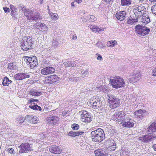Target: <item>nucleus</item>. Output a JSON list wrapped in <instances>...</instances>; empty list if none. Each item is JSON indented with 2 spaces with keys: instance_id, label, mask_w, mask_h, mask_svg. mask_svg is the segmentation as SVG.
<instances>
[{
  "instance_id": "nucleus-38",
  "label": "nucleus",
  "mask_w": 156,
  "mask_h": 156,
  "mask_svg": "<svg viewBox=\"0 0 156 156\" xmlns=\"http://www.w3.org/2000/svg\"><path fill=\"white\" fill-rule=\"evenodd\" d=\"M96 45L99 48H104L106 46L104 43L100 41H98L96 44Z\"/></svg>"
},
{
  "instance_id": "nucleus-63",
  "label": "nucleus",
  "mask_w": 156,
  "mask_h": 156,
  "mask_svg": "<svg viewBox=\"0 0 156 156\" xmlns=\"http://www.w3.org/2000/svg\"><path fill=\"white\" fill-rule=\"evenodd\" d=\"M82 0H75V1L78 3H80L81 2Z\"/></svg>"
},
{
  "instance_id": "nucleus-47",
  "label": "nucleus",
  "mask_w": 156,
  "mask_h": 156,
  "mask_svg": "<svg viewBox=\"0 0 156 156\" xmlns=\"http://www.w3.org/2000/svg\"><path fill=\"white\" fill-rule=\"evenodd\" d=\"M17 121H18L20 123L23 122L24 120H25V119H23V117L19 116L17 118Z\"/></svg>"
},
{
  "instance_id": "nucleus-42",
  "label": "nucleus",
  "mask_w": 156,
  "mask_h": 156,
  "mask_svg": "<svg viewBox=\"0 0 156 156\" xmlns=\"http://www.w3.org/2000/svg\"><path fill=\"white\" fill-rule=\"evenodd\" d=\"M142 113L143 110L141 109L136 111L134 113L135 116L136 117H137L138 118H139L140 117Z\"/></svg>"
},
{
  "instance_id": "nucleus-2",
  "label": "nucleus",
  "mask_w": 156,
  "mask_h": 156,
  "mask_svg": "<svg viewBox=\"0 0 156 156\" xmlns=\"http://www.w3.org/2000/svg\"><path fill=\"white\" fill-rule=\"evenodd\" d=\"M90 134L91 139L94 142L101 143L105 139V133L101 128L92 131Z\"/></svg>"
},
{
  "instance_id": "nucleus-62",
  "label": "nucleus",
  "mask_w": 156,
  "mask_h": 156,
  "mask_svg": "<svg viewBox=\"0 0 156 156\" xmlns=\"http://www.w3.org/2000/svg\"><path fill=\"white\" fill-rule=\"evenodd\" d=\"M34 100H33V99H30V100H29V101H28V102H27V104H30V103H32V102H34Z\"/></svg>"
},
{
  "instance_id": "nucleus-23",
  "label": "nucleus",
  "mask_w": 156,
  "mask_h": 156,
  "mask_svg": "<svg viewBox=\"0 0 156 156\" xmlns=\"http://www.w3.org/2000/svg\"><path fill=\"white\" fill-rule=\"evenodd\" d=\"M55 71V69H42L41 73L43 75H48L52 73Z\"/></svg>"
},
{
  "instance_id": "nucleus-52",
  "label": "nucleus",
  "mask_w": 156,
  "mask_h": 156,
  "mask_svg": "<svg viewBox=\"0 0 156 156\" xmlns=\"http://www.w3.org/2000/svg\"><path fill=\"white\" fill-rule=\"evenodd\" d=\"M146 112L145 110H143V113L141 114L140 115V119H142L144 116L146 115Z\"/></svg>"
},
{
  "instance_id": "nucleus-49",
  "label": "nucleus",
  "mask_w": 156,
  "mask_h": 156,
  "mask_svg": "<svg viewBox=\"0 0 156 156\" xmlns=\"http://www.w3.org/2000/svg\"><path fill=\"white\" fill-rule=\"evenodd\" d=\"M105 8V4L102 3L99 6L98 8L101 11H103L104 10Z\"/></svg>"
},
{
  "instance_id": "nucleus-11",
  "label": "nucleus",
  "mask_w": 156,
  "mask_h": 156,
  "mask_svg": "<svg viewBox=\"0 0 156 156\" xmlns=\"http://www.w3.org/2000/svg\"><path fill=\"white\" fill-rule=\"evenodd\" d=\"M27 15H25L27 17V19L32 20H36L40 19V14L38 12L33 13L30 9L27 12Z\"/></svg>"
},
{
  "instance_id": "nucleus-14",
  "label": "nucleus",
  "mask_w": 156,
  "mask_h": 156,
  "mask_svg": "<svg viewBox=\"0 0 156 156\" xmlns=\"http://www.w3.org/2000/svg\"><path fill=\"white\" fill-rule=\"evenodd\" d=\"M49 150L51 153L55 154H59L62 151L61 147L56 145L51 146L49 148Z\"/></svg>"
},
{
  "instance_id": "nucleus-46",
  "label": "nucleus",
  "mask_w": 156,
  "mask_h": 156,
  "mask_svg": "<svg viewBox=\"0 0 156 156\" xmlns=\"http://www.w3.org/2000/svg\"><path fill=\"white\" fill-rule=\"evenodd\" d=\"M71 127L72 129L77 130L79 129V126L77 124L74 123L72 125Z\"/></svg>"
},
{
  "instance_id": "nucleus-31",
  "label": "nucleus",
  "mask_w": 156,
  "mask_h": 156,
  "mask_svg": "<svg viewBox=\"0 0 156 156\" xmlns=\"http://www.w3.org/2000/svg\"><path fill=\"white\" fill-rule=\"evenodd\" d=\"M23 73H17L14 76V78L16 80H21L24 79Z\"/></svg>"
},
{
  "instance_id": "nucleus-18",
  "label": "nucleus",
  "mask_w": 156,
  "mask_h": 156,
  "mask_svg": "<svg viewBox=\"0 0 156 156\" xmlns=\"http://www.w3.org/2000/svg\"><path fill=\"white\" fill-rule=\"evenodd\" d=\"M75 59V58L72 59L70 61L64 62L63 63L64 66L65 67H73L75 66L76 65V62H75L76 60Z\"/></svg>"
},
{
  "instance_id": "nucleus-33",
  "label": "nucleus",
  "mask_w": 156,
  "mask_h": 156,
  "mask_svg": "<svg viewBox=\"0 0 156 156\" xmlns=\"http://www.w3.org/2000/svg\"><path fill=\"white\" fill-rule=\"evenodd\" d=\"M106 134L108 135H113L115 133H116V131L113 129L108 128L106 131Z\"/></svg>"
},
{
  "instance_id": "nucleus-17",
  "label": "nucleus",
  "mask_w": 156,
  "mask_h": 156,
  "mask_svg": "<svg viewBox=\"0 0 156 156\" xmlns=\"http://www.w3.org/2000/svg\"><path fill=\"white\" fill-rule=\"evenodd\" d=\"M94 153L96 156H107L108 155L107 151L101 149L96 150Z\"/></svg>"
},
{
  "instance_id": "nucleus-3",
  "label": "nucleus",
  "mask_w": 156,
  "mask_h": 156,
  "mask_svg": "<svg viewBox=\"0 0 156 156\" xmlns=\"http://www.w3.org/2000/svg\"><path fill=\"white\" fill-rule=\"evenodd\" d=\"M34 41L32 37L28 36L23 37L21 41V48L23 51H27L32 48Z\"/></svg>"
},
{
  "instance_id": "nucleus-53",
  "label": "nucleus",
  "mask_w": 156,
  "mask_h": 156,
  "mask_svg": "<svg viewBox=\"0 0 156 156\" xmlns=\"http://www.w3.org/2000/svg\"><path fill=\"white\" fill-rule=\"evenodd\" d=\"M96 56H97V59L99 60H102V57L101 55L97 53L96 54Z\"/></svg>"
},
{
  "instance_id": "nucleus-44",
  "label": "nucleus",
  "mask_w": 156,
  "mask_h": 156,
  "mask_svg": "<svg viewBox=\"0 0 156 156\" xmlns=\"http://www.w3.org/2000/svg\"><path fill=\"white\" fill-rule=\"evenodd\" d=\"M16 64L15 62L10 63L8 65V68H16Z\"/></svg>"
},
{
  "instance_id": "nucleus-27",
  "label": "nucleus",
  "mask_w": 156,
  "mask_h": 156,
  "mask_svg": "<svg viewBox=\"0 0 156 156\" xmlns=\"http://www.w3.org/2000/svg\"><path fill=\"white\" fill-rule=\"evenodd\" d=\"M131 0H121V5L122 6H129L131 4Z\"/></svg>"
},
{
  "instance_id": "nucleus-59",
  "label": "nucleus",
  "mask_w": 156,
  "mask_h": 156,
  "mask_svg": "<svg viewBox=\"0 0 156 156\" xmlns=\"http://www.w3.org/2000/svg\"><path fill=\"white\" fill-rule=\"evenodd\" d=\"M24 76H25L24 79L26 78H28L30 77V76L27 73H23Z\"/></svg>"
},
{
  "instance_id": "nucleus-7",
  "label": "nucleus",
  "mask_w": 156,
  "mask_h": 156,
  "mask_svg": "<svg viewBox=\"0 0 156 156\" xmlns=\"http://www.w3.org/2000/svg\"><path fill=\"white\" fill-rule=\"evenodd\" d=\"M32 144L28 143L22 144L19 147L20 148L19 153H27L33 151Z\"/></svg>"
},
{
  "instance_id": "nucleus-32",
  "label": "nucleus",
  "mask_w": 156,
  "mask_h": 156,
  "mask_svg": "<svg viewBox=\"0 0 156 156\" xmlns=\"http://www.w3.org/2000/svg\"><path fill=\"white\" fill-rule=\"evenodd\" d=\"M11 82V80H9L8 78L6 76L2 79V84L4 86H8Z\"/></svg>"
},
{
  "instance_id": "nucleus-54",
  "label": "nucleus",
  "mask_w": 156,
  "mask_h": 156,
  "mask_svg": "<svg viewBox=\"0 0 156 156\" xmlns=\"http://www.w3.org/2000/svg\"><path fill=\"white\" fill-rule=\"evenodd\" d=\"M75 133L76 135V136H77L82 135L84 133V132H83L78 131L77 132H75Z\"/></svg>"
},
{
  "instance_id": "nucleus-16",
  "label": "nucleus",
  "mask_w": 156,
  "mask_h": 156,
  "mask_svg": "<svg viewBox=\"0 0 156 156\" xmlns=\"http://www.w3.org/2000/svg\"><path fill=\"white\" fill-rule=\"evenodd\" d=\"M126 14L125 11H121L116 13L115 16L118 20L122 21L126 18Z\"/></svg>"
},
{
  "instance_id": "nucleus-39",
  "label": "nucleus",
  "mask_w": 156,
  "mask_h": 156,
  "mask_svg": "<svg viewBox=\"0 0 156 156\" xmlns=\"http://www.w3.org/2000/svg\"><path fill=\"white\" fill-rule=\"evenodd\" d=\"M142 22L144 23L145 24H146L150 22V19L148 17L143 16L142 18Z\"/></svg>"
},
{
  "instance_id": "nucleus-37",
  "label": "nucleus",
  "mask_w": 156,
  "mask_h": 156,
  "mask_svg": "<svg viewBox=\"0 0 156 156\" xmlns=\"http://www.w3.org/2000/svg\"><path fill=\"white\" fill-rule=\"evenodd\" d=\"M59 43L56 39H53L52 44V47L54 48L57 47L59 45Z\"/></svg>"
},
{
  "instance_id": "nucleus-10",
  "label": "nucleus",
  "mask_w": 156,
  "mask_h": 156,
  "mask_svg": "<svg viewBox=\"0 0 156 156\" xmlns=\"http://www.w3.org/2000/svg\"><path fill=\"white\" fill-rule=\"evenodd\" d=\"M80 114L82 115L81 117V121L83 122H89L92 120L91 115L86 111H82L80 112Z\"/></svg>"
},
{
  "instance_id": "nucleus-12",
  "label": "nucleus",
  "mask_w": 156,
  "mask_h": 156,
  "mask_svg": "<svg viewBox=\"0 0 156 156\" xmlns=\"http://www.w3.org/2000/svg\"><path fill=\"white\" fill-rule=\"evenodd\" d=\"M94 97H93L90 100V104L92 108L96 109L101 107V101L99 98L97 99L96 98Z\"/></svg>"
},
{
  "instance_id": "nucleus-41",
  "label": "nucleus",
  "mask_w": 156,
  "mask_h": 156,
  "mask_svg": "<svg viewBox=\"0 0 156 156\" xmlns=\"http://www.w3.org/2000/svg\"><path fill=\"white\" fill-rule=\"evenodd\" d=\"M42 23H41L39 22H38L36 24H34V27L36 28V30L37 31L39 30V31H40V28L41 27V25Z\"/></svg>"
},
{
  "instance_id": "nucleus-40",
  "label": "nucleus",
  "mask_w": 156,
  "mask_h": 156,
  "mask_svg": "<svg viewBox=\"0 0 156 156\" xmlns=\"http://www.w3.org/2000/svg\"><path fill=\"white\" fill-rule=\"evenodd\" d=\"M48 30V27L44 23H42L40 28V31H42L46 33Z\"/></svg>"
},
{
  "instance_id": "nucleus-24",
  "label": "nucleus",
  "mask_w": 156,
  "mask_h": 156,
  "mask_svg": "<svg viewBox=\"0 0 156 156\" xmlns=\"http://www.w3.org/2000/svg\"><path fill=\"white\" fill-rule=\"evenodd\" d=\"M10 9L11 11V15L13 16H15L18 13L17 9L16 7L12 5H10Z\"/></svg>"
},
{
  "instance_id": "nucleus-6",
  "label": "nucleus",
  "mask_w": 156,
  "mask_h": 156,
  "mask_svg": "<svg viewBox=\"0 0 156 156\" xmlns=\"http://www.w3.org/2000/svg\"><path fill=\"white\" fill-rule=\"evenodd\" d=\"M135 30L138 34L142 36L147 35L150 31L149 28L140 25L135 26Z\"/></svg>"
},
{
  "instance_id": "nucleus-30",
  "label": "nucleus",
  "mask_w": 156,
  "mask_h": 156,
  "mask_svg": "<svg viewBox=\"0 0 156 156\" xmlns=\"http://www.w3.org/2000/svg\"><path fill=\"white\" fill-rule=\"evenodd\" d=\"M18 8L20 9V10L24 13L25 15H27V13L29 10V9H26L25 6H23L22 4H20L18 6Z\"/></svg>"
},
{
  "instance_id": "nucleus-50",
  "label": "nucleus",
  "mask_w": 156,
  "mask_h": 156,
  "mask_svg": "<svg viewBox=\"0 0 156 156\" xmlns=\"http://www.w3.org/2000/svg\"><path fill=\"white\" fill-rule=\"evenodd\" d=\"M151 11L153 13L156 15V4L152 7Z\"/></svg>"
},
{
  "instance_id": "nucleus-13",
  "label": "nucleus",
  "mask_w": 156,
  "mask_h": 156,
  "mask_svg": "<svg viewBox=\"0 0 156 156\" xmlns=\"http://www.w3.org/2000/svg\"><path fill=\"white\" fill-rule=\"evenodd\" d=\"M90 29L93 32L100 33L101 32L104 31L105 27L103 25H99L98 26L91 25L89 26Z\"/></svg>"
},
{
  "instance_id": "nucleus-15",
  "label": "nucleus",
  "mask_w": 156,
  "mask_h": 156,
  "mask_svg": "<svg viewBox=\"0 0 156 156\" xmlns=\"http://www.w3.org/2000/svg\"><path fill=\"white\" fill-rule=\"evenodd\" d=\"M132 75L133 76H137L134 77H132L131 78H129L128 80L129 82L130 83H133L135 81H136L137 80H138V79L140 78V73L137 72L136 70H134L133 73H132Z\"/></svg>"
},
{
  "instance_id": "nucleus-56",
  "label": "nucleus",
  "mask_w": 156,
  "mask_h": 156,
  "mask_svg": "<svg viewBox=\"0 0 156 156\" xmlns=\"http://www.w3.org/2000/svg\"><path fill=\"white\" fill-rule=\"evenodd\" d=\"M8 152L11 154H13L14 152V150L12 148H9L8 150Z\"/></svg>"
},
{
  "instance_id": "nucleus-21",
  "label": "nucleus",
  "mask_w": 156,
  "mask_h": 156,
  "mask_svg": "<svg viewBox=\"0 0 156 156\" xmlns=\"http://www.w3.org/2000/svg\"><path fill=\"white\" fill-rule=\"evenodd\" d=\"M135 121L131 119H129L124 123H123L122 125L124 127L128 128H131L133 126Z\"/></svg>"
},
{
  "instance_id": "nucleus-8",
  "label": "nucleus",
  "mask_w": 156,
  "mask_h": 156,
  "mask_svg": "<svg viewBox=\"0 0 156 156\" xmlns=\"http://www.w3.org/2000/svg\"><path fill=\"white\" fill-rule=\"evenodd\" d=\"M146 8L145 7L140 5L135 6L133 10V12L136 18L140 17L144 13Z\"/></svg>"
},
{
  "instance_id": "nucleus-61",
  "label": "nucleus",
  "mask_w": 156,
  "mask_h": 156,
  "mask_svg": "<svg viewBox=\"0 0 156 156\" xmlns=\"http://www.w3.org/2000/svg\"><path fill=\"white\" fill-rule=\"evenodd\" d=\"M152 147L154 150L156 151V144H154Z\"/></svg>"
},
{
  "instance_id": "nucleus-48",
  "label": "nucleus",
  "mask_w": 156,
  "mask_h": 156,
  "mask_svg": "<svg viewBox=\"0 0 156 156\" xmlns=\"http://www.w3.org/2000/svg\"><path fill=\"white\" fill-rule=\"evenodd\" d=\"M89 20L92 22H94L96 20L97 18L94 16L90 15L88 17Z\"/></svg>"
},
{
  "instance_id": "nucleus-28",
  "label": "nucleus",
  "mask_w": 156,
  "mask_h": 156,
  "mask_svg": "<svg viewBox=\"0 0 156 156\" xmlns=\"http://www.w3.org/2000/svg\"><path fill=\"white\" fill-rule=\"evenodd\" d=\"M117 44V42L115 40H111L110 41H108L107 43V46L111 48H113Z\"/></svg>"
},
{
  "instance_id": "nucleus-51",
  "label": "nucleus",
  "mask_w": 156,
  "mask_h": 156,
  "mask_svg": "<svg viewBox=\"0 0 156 156\" xmlns=\"http://www.w3.org/2000/svg\"><path fill=\"white\" fill-rule=\"evenodd\" d=\"M68 135L69 136H72L73 137L76 136V134L75 131H72L69 132L68 133Z\"/></svg>"
},
{
  "instance_id": "nucleus-45",
  "label": "nucleus",
  "mask_w": 156,
  "mask_h": 156,
  "mask_svg": "<svg viewBox=\"0 0 156 156\" xmlns=\"http://www.w3.org/2000/svg\"><path fill=\"white\" fill-rule=\"evenodd\" d=\"M122 113V112H120L118 113H115L113 115V117L115 118V119L119 120V117H121V115Z\"/></svg>"
},
{
  "instance_id": "nucleus-22",
  "label": "nucleus",
  "mask_w": 156,
  "mask_h": 156,
  "mask_svg": "<svg viewBox=\"0 0 156 156\" xmlns=\"http://www.w3.org/2000/svg\"><path fill=\"white\" fill-rule=\"evenodd\" d=\"M128 116V115L125 114L124 112H122L121 115V117H119V120H120L121 122L123 124V123H124L129 119V117Z\"/></svg>"
},
{
  "instance_id": "nucleus-58",
  "label": "nucleus",
  "mask_w": 156,
  "mask_h": 156,
  "mask_svg": "<svg viewBox=\"0 0 156 156\" xmlns=\"http://www.w3.org/2000/svg\"><path fill=\"white\" fill-rule=\"evenodd\" d=\"M87 71H86L82 70L81 71V74L82 75H84V76H85L87 74Z\"/></svg>"
},
{
  "instance_id": "nucleus-43",
  "label": "nucleus",
  "mask_w": 156,
  "mask_h": 156,
  "mask_svg": "<svg viewBox=\"0 0 156 156\" xmlns=\"http://www.w3.org/2000/svg\"><path fill=\"white\" fill-rule=\"evenodd\" d=\"M112 145L109 146L108 148L110 150L114 151L116 148V145L114 141L112 140Z\"/></svg>"
},
{
  "instance_id": "nucleus-29",
  "label": "nucleus",
  "mask_w": 156,
  "mask_h": 156,
  "mask_svg": "<svg viewBox=\"0 0 156 156\" xmlns=\"http://www.w3.org/2000/svg\"><path fill=\"white\" fill-rule=\"evenodd\" d=\"M29 94L32 96H39L41 94V92L36 90L33 89L30 91Z\"/></svg>"
},
{
  "instance_id": "nucleus-25",
  "label": "nucleus",
  "mask_w": 156,
  "mask_h": 156,
  "mask_svg": "<svg viewBox=\"0 0 156 156\" xmlns=\"http://www.w3.org/2000/svg\"><path fill=\"white\" fill-rule=\"evenodd\" d=\"M50 80V82L51 84H54L55 83L58 79V76L55 75H51L49 77Z\"/></svg>"
},
{
  "instance_id": "nucleus-9",
  "label": "nucleus",
  "mask_w": 156,
  "mask_h": 156,
  "mask_svg": "<svg viewBox=\"0 0 156 156\" xmlns=\"http://www.w3.org/2000/svg\"><path fill=\"white\" fill-rule=\"evenodd\" d=\"M25 58L27 60V64L29 65L30 67L34 68L37 66L38 64L37 58L35 56H25Z\"/></svg>"
},
{
  "instance_id": "nucleus-20",
  "label": "nucleus",
  "mask_w": 156,
  "mask_h": 156,
  "mask_svg": "<svg viewBox=\"0 0 156 156\" xmlns=\"http://www.w3.org/2000/svg\"><path fill=\"white\" fill-rule=\"evenodd\" d=\"M49 123L50 124L55 125L59 120V118L56 116H52L48 118Z\"/></svg>"
},
{
  "instance_id": "nucleus-26",
  "label": "nucleus",
  "mask_w": 156,
  "mask_h": 156,
  "mask_svg": "<svg viewBox=\"0 0 156 156\" xmlns=\"http://www.w3.org/2000/svg\"><path fill=\"white\" fill-rule=\"evenodd\" d=\"M41 65L42 67L44 68H54L51 66V65H50L48 61L43 60Z\"/></svg>"
},
{
  "instance_id": "nucleus-19",
  "label": "nucleus",
  "mask_w": 156,
  "mask_h": 156,
  "mask_svg": "<svg viewBox=\"0 0 156 156\" xmlns=\"http://www.w3.org/2000/svg\"><path fill=\"white\" fill-rule=\"evenodd\" d=\"M25 120L30 121L33 124L37 123L38 121V118L36 117L33 116L27 115L25 116Z\"/></svg>"
},
{
  "instance_id": "nucleus-1",
  "label": "nucleus",
  "mask_w": 156,
  "mask_h": 156,
  "mask_svg": "<svg viewBox=\"0 0 156 156\" xmlns=\"http://www.w3.org/2000/svg\"><path fill=\"white\" fill-rule=\"evenodd\" d=\"M147 130L150 132L147 135H144V136L139 137L138 139L142 142L147 143L154 140L156 138V134L154 132L156 131V120L152 123L148 127Z\"/></svg>"
},
{
  "instance_id": "nucleus-34",
  "label": "nucleus",
  "mask_w": 156,
  "mask_h": 156,
  "mask_svg": "<svg viewBox=\"0 0 156 156\" xmlns=\"http://www.w3.org/2000/svg\"><path fill=\"white\" fill-rule=\"evenodd\" d=\"M49 14L50 16L51 19L54 21L57 20L58 18V15L57 13L50 12Z\"/></svg>"
},
{
  "instance_id": "nucleus-60",
  "label": "nucleus",
  "mask_w": 156,
  "mask_h": 156,
  "mask_svg": "<svg viewBox=\"0 0 156 156\" xmlns=\"http://www.w3.org/2000/svg\"><path fill=\"white\" fill-rule=\"evenodd\" d=\"M72 38L73 39H74L75 40L77 38V36H76V34H74V35H73L72 37Z\"/></svg>"
},
{
  "instance_id": "nucleus-4",
  "label": "nucleus",
  "mask_w": 156,
  "mask_h": 156,
  "mask_svg": "<svg viewBox=\"0 0 156 156\" xmlns=\"http://www.w3.org/2000/svg\"><path fill=\"white\" fill-rule=\"evenodd\" d=\"M107 96L108 98V101L110 108L114 109L119 106L120 104V99L110 94H108Z\"/></svg>"
},
{
  "instance_id": "nucleus-5",
  "label": "nucleus",
  "mask_w": 156,
  "mask_h": 156,
  "mask_svg": "<svg viewBox=\"0 0 156 156\" xmlns=\"http://www.w3.org/2000/svg\"><path fill=\"white\" fill-rule=\"evenodd\" d=\"M110 81L112 87L116 89L124 87L125 84L124 80L119 76L113 77Z\"/></svg>"
},
{
  "instance_id": "nucleus-55",
  "label": "nucleus",
  "mask_w": 156,
  "mask_h": 156,
  "mask_svg": "<svg viewBox=\"0 0 156 156\" xmlns=\"http://www.w3.org/2000/svg\"><path fill=\"white\" fill-rule=\"evenodd\" d=\"M4 10L5 13L9 12H10V9L9 8L7 7H4L3 8Z\"/></svg>"
},
{
  "instance_id": "nucleus-57",
  "label": "nucleus",
  "mask_w": 156,
  "mask_h": 156,
  "mask_svg": "<svg viewBox=\"0 0 156 156\" xmlns=\"http://www.w3.org/2000/svg\"><path fill=\"white\" fill-rule=\"evenodd\" d=\"M152 76H156V69H154L152 70Z\"/></svg>"
},
{
  "instance_id": "nucleus-64",
  "label": "nucleus",
  "mask_w": 156,
  "mask_h": 156,
  "mask_svg": "<svg viewBox=\"0 0 156 156\" xmlns=\"http://www.w3.org/2000/svg\"><path fill=\"white\" fill-rule=\"evenodd\" d=\"M74 2H72L71 4V6H75V5L74 4Z\"/></svg>"
},
{
  "instance_id": "nucleus-35",
  "label": "nucleus",
  "mask_w": 156,
  "mask_h": 156,
  "mask_svg": "<svg viewBox=\"0 0 156 156\" xmlns=\"http://www.w3.org/2000/svg\"><path fill=\"white\" fill-rule=\"evenodd\" d=\"M138 21L137 18L133 19L132 17L127 20V23L128 24H132Z\"/></svg>"
},
{
  "instance_id": "nucleus-36",
  "label": "nucleus",
  "mask_w": 156,
  "mask_h": 156,
  "mask_svg": "<svg viewBox=\"0 0 156 156\" xmlns=\"http://www.w3.org/2000/svg\"><path fill=\"white\" fill-rule=\"evenodd\" d=\"M30 108L34 110L40 111L41 110V107L38 106L37 105H30L29 106Z\"/></svg>"
}]
</instances>
